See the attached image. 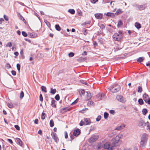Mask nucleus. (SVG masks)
I'll return each instance as SVG.
<instances>
[{
    "instance_id": "f257e3e1",
    "label": "nucleus",
    "mask_w": 150,
    "mask_h": 150,
    "mask_svg": "<svg viewBox=\"0 0 150 150\" xmlns=\"http://www.w3.org/2000/svg\"><path fill=\"white\" fill-rule=\"evenodd\" d=\"M148 139V135L145 133H143L142 135L140 138V146L143 148L145 147L147 143Z\"/></svg>"
},
{
    "instance_id": "f03ea898",
    "label": "nucleus",
    "mask_w": 150,
    "mask_h": 150,
    "mask_svg": "<svg viewBox=\"0 0 150 150\" xmlns=\"http://www.w3.org/2000/svg\"><path fill=\"white\" fill-rule=\"evenodd\" d=\"M122 135H117L111 140L112 147L117 146L120 144V139L121 138Z\"/></svg>"
},
{
    "instance_id": "7ed1b4c3",
    "label": "nucleus",
    "mask_w": 150,
    "mask_h": 150,
    "mask_svg": "<svg viewBox=\"0 0 150 150\" xmlns=\"http://www.w3.org/2000/svg\"><path fill=\"white\" fill-rule=\"evenodd\" d=\"M122 31H119L118 33H115L113 35L112 38L115 41H119L122 39Z\"/></svg>"
},
{
    "instance_id": "20e7f679",
    "label": "nucleus",
    "mask_w": 150,
    "mask_h": 150,
    "mask_svg": "<svg viewBox=\"0 0 150 150\" xmlns=\"http://www.w3.org/2000/svg\"><path fill=\"white\" fill-rule=\"evenodd\" d=\"M120 89V86L118 85H115L110 86L108 88L109 91L113 93L118 92Z\"/></svg>"
},
{
    "instance_id": "39448f33",
    "label": "nucleus",
    "mask_w": 150,
    "mask_h": 150,
    "mask_svg": "<svg viewBox=\"0 0 150 150\" xmlns=\"http://www.w3.org/2000/svg\"><path fill=\"white\" fill-rule=\"evenodd\" d=\"M83 120L84 121L82 120L79 123V125L80 126H82L83 125H90L91 123V120L89 118H84Z\"/></svg>"
},
{
    "instance_id": "423d86ee",
    "label": "nucleus",
    "mask_w": 150,
    "mask_h": 150,
    "mask_svg": "<svg viewBox=\"0 0 150 150\" xmlns=\"http://www.w3.org/2000/svg\"><path fill=\"white\" fill-rule=\"evenodd\" d=\"M99 138L98 135H93L89 139L88 142L90 143H92L96 141Z\"/></svg>"
},
{
    "instance_id": "0eeeda50",
    "label": "nucleus",
    "mask_w": 150,
    "mask_h": 150,
    "mask_svg": "<svg viewBox=\"0 0 150 150\" xmlns=\"http://www.w3.org/2000/svg\"><path fill=\"white\" fill-rule=\"evenodd\" d=\"M52 138L54 140L56 143H57L59 141V139L57 137V134L54 132H52L51 134Z\"/></svg>"
},
{
    "instance_id": "6e6552de",
    "label": "nucleus",
    "mask_w": 150,
    "mask_h": 150,
    "mask_svg": "<svg viewBox=\"0 0 150 150\" xmlns=\"http://www.w3.org/2000/svg\"><path fill=\"white\" fill-rule=\"evenodd\" d=\"M146 124H149V122L147 121L146 123H145L143 120H141L139 124V126L142 127H144L146 126Z\"/></svg>"
},
{
    "instance_id": "1a4fd4ad",
    "label": "nucleus",
    "mask_w": 150,
    "mask_h": 150,
    "mask_svg": "<svg viewBox=\"0 0 150 150\" xmlns=\"http://www.w3.org/2000/svg\"><path fill=\"white\" fill-rule=\"evenodd\" d=\"M110 144H109L108 143H106L104 144V148L105 149H107L108 150H112V147H110Z\"/></svg>"
},
{
    "instance_id": "9d476101",
    "label": "nucleus",
    "mask_w": 150,
    "mask_h": 150,
    "mask_svg": "<svg viewBox=\"0 0 150 150\" xmlns=\"http://www.w3.org/2000/svg\"><path fill=\"white\" fill-rule=\"evenodd\" d=\"M97 96L101 100H104L106 98V96L103 93L98 94L97 95Z\"/></svg>"
},
{
    "instance_id": "9b49d317",
    "label": "nucleus",
    "mask_w": 150,
    "mask_h": 150,
    "mask_svg": "<svg viewBox=\"0 0 150 150\" xmlns=\"http://www.w3.org/2000/svg\"><path fill=\"white\" fill-rule=\"evenodd\" d=\"M81 133V131L80 129H78L75 130L74 132V135L76 137L78 136Z\"/></svg>"
},
{
    "instance_id": "f8f14e48",
    "label": "nucleus",
    "mask_w": 150,
    "mask_h": 150,
    "mask_svg": "<svg viewBox=\"0 0 150 150\" xmlns=\"http://www.w3.org/2000/svg\"><path fill=\"white\" fill-rule=\"evenodd\" d=\"M117 98L119 101L121 102L124 103L125 101V100L124 99L123 97L121 95L118 96L117 97Z\"/></svg>"
},
{
    "instance_id": "ddd939ff",
    "label": "nucleus",
    "mask_w": 150,
    "mask_h": 150,
    "mask_svg": "<svg viewBox=\"0 0 150 150\" xmlns=\"http://www.w3.org/2000/svg\"><path fill=\"white\" fill-rule=\"evenodd\" d=\"M143 99L145 103H146V101L149 98V95L146 93H144L143 96Z\"/></svg>"
},
{
    "instance_id": "4468645a",
    "label": "nucleus",
    "mask_w": 150,
    "mask_h": 150,
    "mask_svg": "<svg viewBox=\"0 0 150 150\" xmlns=\"http://www.w3.org/2000/svg\"><path fill=\"white\" fill-rule=\"evenodd\" d=\"M95 17L98 19H101L103 17V15L101 13H96L95 14Z\"/></svg>"
},
{
    "instance_id": "2eb2a0df",
    "label": "nucleus",
    "mask_w": 150,
    "mask_h": 150,
    "mask_svg": "<svg viewBox=\"0 0 150 150\" xmlns=\"http://www.w3.org/2000/svg\"><path fill=\"white\" fill-rule=\"evenodd\" d=\"M137 7L140 11L146 8V6L144 5H137Z\"/></svg>"
},
{
    "instance_id": "dca6fc26",
    "label": "nucleus",
    "mask_w": 150,
    "mask_h": 150,
    "mask_svg": "<svg viewBox=\"0 0 150 150\" xmlns=\"http://www.w3.org/2000/svg\"><path fill=\"white\" fill-rule=\"evenodd\" d=\"M125 127V125L124 124H122L117 127L115 129L118 130H120L123 129Z\"/></svg>"
},
{
    "instance_id": "f3484780",
    "label": "nucleus",
    "mask_w": 150,
    "mask_h": 150,
    "mask_svg": "<svg viewBox=\"0 0 150 150\" xmlns=\"http://www.w3.org/2000/svg\"><path fill=\"white\" fill-rule=\"evenodd\" d=\"M37 34L34 32H33L31 33H30L29 35V37L31 38H35L37 37Z\"/></svg>"
},
{
    "instance_id": "a211bd4d",
    "label": "nucleus",
    "mask_w": 150,
    "mask_h": 150,
    "mask_svg": "<svg viewBox=\"0 0 150 150\" xmlns=\"http://www.w3.org/2000/svg\"><path fill=\"white\" fill-rule=\"evenodd\" d=\"M56 101L54 100V99H52L51 101V105L54 108L56 107Z\"/></svg>"
},
{
    "instance_id": "6ab92c4d",
    "label": "nucleus",
    "mask_w": 150,
    "mask_h": 150,
    "mask_svg": "<svg viewBox=\"0 0 150 150\" xmlns=\"http://www.w3.org/2000/svg\"><path fill=\"white\" fill-rule=\"evenodd\" d=\"M87 95V100H89L90 99L91 97L92 96L91 95V93H90V92L89 91H87L86 92Z\"/></svg>"
},
{
    "instance_id": "aec40b11",
    "label": "nucleus",
    "mask_w": 150,
    "mask_h": 150,
    "mask_svg": "<svg viewBox=\"0 0 150 150\" xmlns=\"http://www.w3.org/2000/svg\"><path fill=\"white\" fill-rule=\"evenodd\" d=\"M16 140L18 143V144L21 146H22V145L23 142L21 139L18 138H16Z\"/></svg>"
},
{
    "instance_id": "412c9836",
    "label": "nucleus",
    "mask_w": 150,
    "mask_h": 150,
    "mask_svg": "<svg viewBox=\"0 0 150 150\" xmlns=\"http://www.w3.org/2000/svg\"><path fill=\"white\" fill-rule=\"evenodd\" d=\"M135 27L138 29H139L141 28V25L140 24L137 22L135 23Z\"/></svg>"
},
{
    "instance_id": "4be33fe9",
    "label": "nucleus",
    "mask_w": 150,
    "mask_h": 150,
    "mask_svg": "<svg viewBox=\"0 0 150 150\" xmlns=\"http://www.w3.org/2000/svg\"><path fill=\"white\" fill-rule=\"evenodd\" d=\"M142 114L144 115H146L148 112V110L144 108L142 109Z\"/></svg>"
},
{
    "instance_id": "5701e85b",
    "label": "nucleus",
    "mask_w": 150,
    "mask_h": 150,
    "mask_svg": "<svg viewBox=\"0 0 150 150\" xmlns=\"http://www.w3.org/2000/svg\"><path fill=\"white\" fill-rule=\"evenodd\" d=\"M107 16H110L112 17H113L115 15L113 13L108 12L106 14Z\"/></svg>"
},
{
    "instance_id": "b1692460",
    "label": "nucleus",
    "mask_w": 150,
    "mask_h": 150,
    "mask_svg": "<svg viewBox=\"0 0 150 150\" xmlns=\"http://www.w3.org/2000/svg\"><path fill=\"white\" fill-rule=\"evenodd\" d=\"M122 10L121 9L119 8L117 10L115 13L117 15H118L122 13Z\"/></svg>"
},
{
    "instance_id": "393cba45",
    "label": "nucleus",
    "mask_w": 150,
    "mask_h": 150,
    "mask_svg": "<svg viewBox=\"0 0 150 150\" xmlns=\"http://www.w3.org/2000/svg\"><path fill=\"white\" fill-rule=\"evenodd\" d=\"M55 28L58 31L61 30V28L58 24H56L55 25Z\"/></svg>"
},
{
    "instance_id": "a878e982",
    "label": "nucleus",
    "mask_w": 150,
    "mask_h": 150,
    "mask_svg": "<svg viewBox=\"0 0 150 150\" xmlns=\"http://www.w3.org/2000/svg\"><path fill=\"white\" fill-rule=\"evenodd\" d=\"M56 90L55 89L51 88L50 90V93L52 94H54L56 92Z\"/></svg>"
},
{
    "instance_id": "bb28decb",
    "label": "nucleus",
    "mask_w": 150,
    "mask_h": 150,
    "mask_svg": "<svg viewBox=\"0 0 150 150\" xmlns=\"http://www.w3.org/2000/svg\"><path fill=\"white\" fill-rule=\"evenodd\" d=\"M139 103L140 105H142L144 104V102L142 98H140L138 100Z\"/></svg>"
},
{
    "instance_id": "cd10ccee",
    "label": "nucleus",
    "mask_w": 150,
    "mask_h": 150,
    "mask_svg": "<svg viewBox=\"0 0 150 150\" xmlns=\"http://www.w3.org/2000/svg\"><path fill=\"white\" fill-rule=\"evenodd\" d=\"M144 59V58L143 57H139L137 61L139 62H141L143 61Z\"/></svg>"
},
{
    "instance_id": "c85d7f7f",
    "label": "nucleus",
    "mask_w": 150,
    "mask_h": 150,
    "mask_svg": "<svg viewBox=\"0 0 150 150\" xmlns=\"http://www.w3.org/2000/svg\"><path fill=\"white\" fill-rule=\"evenodd\" d=\"M123 24V23L122 21L121 20L119 21L118 23V24L117 25V27L118 28L120 27Z\"/></svg>"
},
{
    "instance_id": "c756f323",
    "label": "nucleus",
    "mask_w": 150,
    "mask_h": 150,
    "mask_svg": "<svg viewBox=\"0 0 150 150\" xmlns=\"http://www.w3.org/2000/svg\"><path fill=\"white\" fill-rule=\"evenodd\" d=\"M41 89L42 91L44 92L45 93L47 92L46 88L45 86H41Z\"/></svg>"
},
{
    "instance_id": "7c9ffc66",
    "label": "nucleus",
    "mask_w": 150,
    "mask_h": 150,
    "mask_svg": "<svg viewBox=\"0 0 150 150\" xmlns=\"http://www.w3.org/2000/svg\"><path fill=\"white\" fill-rule=\"evenodd\" d=\"M68 12L70 13L71 14H73L75 13V11L73 9H70L69 10Z\"/></svg>"
},
{
    "instance_id": "2f4dec72",
    "label": "nucleus",
    "mask_w": 150,
    "mask_h": 150,
    "mask_svg": "<svg viewBox=\"0 0 150 150\" xmlns=\"http://www.w3.org/2000/svg\"><path fill=\"white\" fill-rule=\"evenodd\" d=\"M109 114L107 112H105L104 114V116L105 119H107L108 117Z\"/></svg>"
},
{
    "instance_id": "473e14b6",
    "label": "nucleus",
    "mask_w": 150,
    "mask_h": 150,
    "mask_svg": "<svg viewBox=\"0 0 150 150\" xmlns=\"http://www.w3.org/2000/svg\"><path fill=\"white\" fill-rule=\"evenodd\" d=\"M50 125L51 127H53L54 126V124L53 120H50Z\"/></svg>"
},
{
    "instance_id": "72a5a7b5",
    "label": "nucleus",
    "mask_w": 150,
    "mask_h": 150,
    "mask_svg": "<svg viewBox=\"0 0 150 150\" xmlns=\"http://www.w3.org/2000/svg\"><path fill=\"white\" fill-rule=\"evenodd\" d=\"M138 90L137 92L139 93H141L142 91V87L141 86H138Z\"/></svg>"
},
{
    "instance_id": "f704fd0d",
    "label": "nucleus",
    "mask_w": 150,
    "mask_h": 150,
    "mask_svg": "<svg viewBox=\"0 0 150 150\" xmlns=\"http://www.w3.org/2000/svg\"><path fill=\"white\" fill-rule=\"evenodd\" d=\"M94 103V102L92 101H89L88 102V106H90L92 105H93V103Z\"/></svg>"
},
{
    "instance_id": "c9c22d12",
    "label": "nucleus",
    "mask_w": 150,
    "mask_h": 150,
    "mask_svg": "<svg viewBox=\"0 0 150 150\" xmlns=\"http://www.w3.org/2000/svg\"><path fill=\"white\" fill-rule=\"evenodd\" d=\"M24 96V93L23 91H21L20 93V98L21 99H22Z\"/></svg>"
},
{
    "instance_id": "e433bc0d",
    "label": "nucleus",
    "mask_w": 150,
    "mask_h": 150,
    "mask_svg": "<svg viewBox=\"0 0 150 150\" xmlns=\"http://www.w3.org/2000/svg\"><path fill=\"white\" fill-rule=\"evenodd\" d=\"M55 98L57 100H59L60 99V97L59 95L58 94H57L56 95L55 97Z\"/></svg>"
},
{
    "instance_id": "4c0bfd02",
    "label": "nucleus",
    "mask_w": 150,
    "mask_h": 150,
    "mask_svg": "<svg viewBox=\"0 0 150 150\" xmlns=\"http://www.w3.org/2000/svg\"><path fill=\"white\" fill-rule=\"evenodd\" d=\"M7 106L9 108H12L13 106L12 104L11 103H9L7 104Z\"/></svg>"
},
{
    "instance_id": "58836bf2",
    "label": "nucleus",
    "mask_w": 150,
    "mask_h": 150,
    "mask_svg": "<svg viewBox=\"0 0 150 150\" xmlns=\"http://www.w3.org/2000/svg\"><path fill=\"white\" fill-rule=\"evenodd\" d=\"M45 114L44 112H42V113L41 118L42 120H43L45 119Z\"/></svg>"
},
{
    "instance_id": "ea45409f",
    "label": "nucleus",
    "mask_w": 150,
    "mask_h": 150,
    "mask_svg": "<svg viewBox=\"0 0 150 150\" xmlns=\"http://www.w3.org/2000/svg\"><path fill=\"white\" fill-rule=\"evenodd\" d=\"M18 16H19V17L21 20H22V21L25 20V19L23 17V16L21 15L20 14V13H19Z\"/></svg>"
},
{
    "instance_id": "a19ab883",
    "label": "nucleus",
    "mask_w": 150,
    "mask_h": 150,
    "mask_svg": "<svg viewBox=\"0 0 150 150\" xmlns=\"http://www.w3.org/2000/svg\"><path fill=\"white\" fill-rule=\"evenodd\" d=\"M74 54L72 52H71L69 54V57H71L74 56Z\"/></svg>"
},
{
    "instance_id": "79ce46f5",
    "label": "nucleus",
    "mask_w": 150,
    "mask_h": 150,
    "mask_svg": "<svg viewBox=\"0 0 150 150\" xmlns=\"http://www.w3.org/2000/svg\"><path fill=\"white\" fill-rule=\"evenodd\" d=\"M22 34L25 37H26L28 36L27 34L25 31H22Z\"/></svg>"
},
{
    "instance_id": "37998d69",
    "label": "nucleus",
    "mask_w": 150,
    "mask_h": 150,
    "mask_svg": "<svg viewBox=\"0 0 150 150\" xmlns=\"http://www.w3.org/2000/svg\"><path fill=\"white\" fill-rule=\"evenodd\" d=\"M16 67L18 70L19 71L21 69V65L19 64H17L16 65Z\"/></svg>"
},
{
    "instance_id": "c03bdc74",
    "label": "nucleus",
    "mask_w": 150,
    "mask_h": 150,
    "mask_svg": "<svg viewBox=\"0 0 150 150\" xmlns=\"http://www.w3.org/2000/svg\"><path fill=\"white\" fill-rule=\"evenodd\" d=\"M79 99L78 98H77L71 104V105H74L77 103Z\"/></svg>"
},
{
    "instance_id": "a18cd8bd",
    "label": "nucleus",
    "mask_w": 150,
    "mask_h": 150,
    "mask_svg": "<svg viewBox=\"0 0 150 150\" xmlns=\"http://www.w3.org/2000/svg\"><path fill=\"white\" fill-rule=\"evenodd\" d=\"M109 112L110 113L112 114V115H114L115 113V111L114 110H111L109 111Z\"/></svg>"
},
{
    "instance_id": "49530a36",
    "label": "nucleus",
    "mask_w": 150,
    "mask_h": 150,
    "mask_svg": "<svg viewBox=\"0 0 150 150\" xmlns=\"http://www.w3.org/2000/svg\"><path fill=\"white\" fill-rule=\"evenodd\" d=\"M4 19H5V20L6 21H8V17L7 16H6L5 15H4Z\"/></svg>"
},
{
    "instance_id": "de8ad7c7",
    "label": "nucleus",
    "mask_w": 150,
    "mask_h": 150,
    "mask_svg": "<svg viewBox=\"0 0 150 150\" xmlns=\"http://www.w3.org/2000/svg\"><path fill=\"white\" fill-rule=\"evenodd\" d=\"M40 100L42 102L43 101V98L42 96V94H40L39 96Z\"/></svg>"
},
{
    "instance_id": "09e8293b",
    "label": "nucleus",
    "mask_w": 150,
    "mask_h": 150,
    "mask_svg": "<svg viewBox=\"0 0 150 150\" xmlns=\"http://www.w3.org/2000/svg\"><path fill=\"white\" fill-rule=\"evenodd\" d=\"M6 67L7 69H9L11 68V66L9 63H7L6 65Z\"/></svg>"
},
{
    "instance_id": "8fccbe9b",
    "label": "nucleus",
    "mask_w": 150,
    "mask_h": 150,
    "mask_svg": "<svg viewBox=\"0 0 150 150\" xmlns=\"http://www.w3.org/2000/svg\"><path fill=\"white\" fill-rule=\"evenodd\" d=\"M80 82L83 84H85L86 85L88 86V84L86 83L84 81L81 80H80Z\"/></svg>"
},
{
    "instance_id": "3c124183",
    "label": "nucleus",
    "mask_w": 150,
    "mask_h": 150,
    "mask_svg": "<svg viewBox=\"0 0 150 150\" xmlns=\"http://www.w3.org/2000/svg\"><path fill=\"white\" fill-rule=\"evenodd\" d=\"M91 22V21H88L87 22H84V23H83L82 25H86V24H89Z\"/></svg>"
},
{
    "instance_id": "603ef678",
    "label": "nucleus",
    "mask_w": 150,
    "mask_h": 150,
    "mask_svg": "<svg viewBox=\"0 0 150 150\" xmlns=\"http://www.w3.org/2000/svg\"><path fill=\"white\" fill-rule=\"evenodd\" d=\"M101 119V116L100 115H99L96 118V120L97 121H99Z\"/></svg>"
},
{
    "instance_id": "864d4df0",
    "label": "nucleus",
    "mask_w": 150,
    "mask_h": 150,
    "mask_svg": "<svg viewBox=\"0 0 150 150\" xmlns=\"http://www.w3.org/2000/svg\"><path fill=\"white\" fill-rule=\"evenodd\" d=\"M12 46V44L11 42H8L6 45V47H10Z\"/></svg>"
},
{
    "instance_id": "5fc2aeb1",
    "label": "nucleus",
    "mask_w": 150,
    "mask_h": 150,
    "mask_svg": "<svg viewBox=\"0 0 150 150\" xmlns=\"http://www.w3.org/2000/svg\"><path fill=\"white\" fill-rule=\"evenodd\" d=\"M14 127H15V128L17 130H20V127H19V126L18 125H15V126H14Z\"/></svg>"
},
{
    "instance_id": "6e6d98bb",
    "label": "nucleus",
    "mask_w": 150,
    "mask_h": 150,
    "mask_svg": "<svg viewBox=\"0 0 150 150\" xmlns=\"http://www.w3.org/2000/svg\"><path fill=\"white\" fill-rule=\"evenodd\" d=\"M80 94H82V95H84L85 93V91L83 89H82L81 90V92H79Z\"/></svg>"
},
{
    "instance_id": "4d7b16f0",
    "label": "nucleus",
    "mask_w": 150,
    "mask_h": 150,
    "mask_svg": "<svg viewBox=\"0 0 150 150\" xmlns=\"http://www.w3.org/2000/svg\"><path fill=\"white\" fill-rule=\"evenodd\" d=\"M100 28L101 29H103L105 28V25L103 24H101Z\"/></svg>"
},
{
    "instance_id": "13d9d810",
    "label": "nucleus",
    "mask_w": 150,
    "mask_h": 150,
    "mask_svg": "<svg viewBox=\"0 0 150 150\" xmlns=\"http://www.w3.org/2000/svg\"><path fill=\"white\" fill-rule=\"evenodd\" d=\"M12 74L13 76H15L16 75V71L14 70H12L11 71Z\"/></svg>"
},
{
    "instance_id": "bf43d9fd",
    "label": "nucleus",
    "mask_w": 150,
    "mask_h": 150,
    "mask_svg": "<svg viewBox=\"0 0 150 150\" xmlns=\"http://www.w3.org/2000/svg\"><path fill=\"white\" fill-rule=\"evenodd\" d=\"M70 135L71 139V140H72L73 139H74V136H74V134H70Z\"/></svg>"
},
{
    "instance_id": "052dcab7",
    "label": "nucleus",
    "mask_w": 150,
    "mask_h": 150,
    "mask_svg": "<svg viewBox=\"0 0 150 150\" xmlns=\"http://www.w3.org/2000/svg\"><path fill=\"white\" fill-rule=\"evenodd\" d=\"M64 133H65V139H67L68 137V135L67 132L66 131H65L64 132Z\"/></svg>"
},
{
    "instance_id": "680f3d73",
    "label": "nucleus",
    "mask_w": 150,
    "mask_h": 150,
    "mask_svg": "<svg viewBox=\"0 0 150 150\" xmlns=\"http://www.w3.org/2000/svg\"><path fill=\"white\" fill-rule=\"evenodd\" d=\"M7 140L8 142L10 143L11 144H12L13 143V142L12 140L10 139H7Z\"/></svg>"
},
{
    "instance_id": "e2e57ef3",
    "label": "nucleus",
    "mask_w": 150,
    "mask_h": 150,
    "mask_svg": "<svg viewBox=\"0 0 150 150\" xmlns=\"http://www.w3.org/2000/svg\"><path fill=\"white\" fill-rule=\"evenodd\" d=\"M4 20L2 18H0V24H1L2 23L3 21H4Z\"/></svg>"
},
{
    "instance_id": "0e129e2a",
    "label": "nucleus",
    "mask_w": 150,
    "mask_h": 150,
    "mask_svg": "<svg viewBox=\"0 0 150 150\" xmlns=\"http://www.w3.org/2000/svg\"><path fill=\"white\" fill-rule=\"evenodd\" d=\"M38 119H35L34 121V123L35 124H38Z\"/></svg>"
},
{
    "instance_id": "69168bd1",
    "label": "nucleus",
    "mask_w": 150,
    "mask_h": 150,
    "mask_svg": "<svg viewBox=\"0 0 150 150\" xmlns=\"http://www.w3.org/2000/svg\"><path fill=\"white\" fill-rule=\"evenodd\" d=\"M98 0H91V2L93 4L95 3Z\"/></svg>"
},
{
    "instance_id": "338daca9",
    "label": "nucleus",
    "mask_w": 150,
    "mask_h": 150,
    "mask_svg": "<svg viewBox=\"0 0 150 150\" xmlns=\"http://www.w3.org/2000/svg\"><path fill=\"white\" fill-rule=\"evenodd\" d=\"M83 34L85 35H86L87 34V32L86 31V30L85 29L83 32Z\"/></svg>"
},
{
    "instance_id": "774afa93",
    "label": "nucleus",
    "mask_w": 150,
    "mask_h": 150,
    "mask_svg": "<svg viewBox=\"0 0 150 150\" xmlns=\"http://www.w3.org/2000/svg\"><path fill=\"white\" fill-rule=\"evenodd\" d=\"M146 103H147L149 104L150 105V98H149V100H148L146 101Z\"/></svg>"
}]
</instances>
